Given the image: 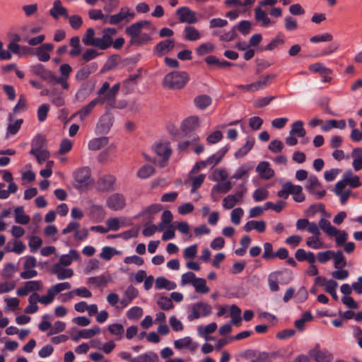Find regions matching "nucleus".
Segmentation results:
<instances>
[{"label": "nucleus", "mask_w": 362, "mask_h": 362, "mask_svg": "<svg viewBox=\"0 0 362 362\" xmlns=\"http://www.w3.org/2000/svg\"><path fill=\"white\" fill-rule=\"evenodd\" d=\"M189 80L186 71H172L166 74L163 80V86L171 90L183 88Z\"/></svg>", "instance_id": "nucleus-1"}, {"label": "nucleus", "mask_w": 362, "mask_h": 362, "mask_svg": "<svg viewBox=\"0 0 362 362\" xmlns=\"http://www.w3.org/2000/svg\"><path fill=\"white\" fill-rule=\"evenodd\" d=\"M125 33L130 37L129 45L134 46H141L148 44L151 40L149 34L142 33V29L137 22L127 26L125 28Z\"/></svg>", "instance_id": "nucleus-2"}, {"label": "nucleus", "mask_w": 362, "mask_h": 362, "mask_svg": "<svg viewBox=\"0 0 362 362\" xmlns=\"http://www.w3.org/2000/svg\"><path fill=\"white\" fill-rule=\"evenodd\" d=\"M75 188L80 190H85L91 184L90 170L88 167H83L76 170L74 173Z\"/></svg>", "instance_id": "nucleus-3"}, {"label": "nucleus", "mask_w": 362, "mask_h": 362, "mask_svg": "<svg viewBox=\"0 0 362 362\" xmlns=\"http://www.w3.org/2000/svg\"><path fill=\"white\" fill-rule=\"evenodd\" d=\"M212 312V307L204 302H198L192 305L191 313L188 315L189 321L209 315Z\"/></svg>", "instance_id": "nucleus-4"}, {"label": "nucleus", "mask_w": 362, "mask_h": 362, "mask_svg": "<svg viewBox=\"0 0 362 362\" xmlns=\"http://www.w3.org/2000/svg\"><path fill=\"white\" fill-rule=\"evenodd\" d=\"M59 72L60 76H57L54 74V83L59 84L63 89L68 90L69 88L68 79L72 72V68L68 64H63L59 66Z\"/></svg>", "instance_id": "nucleus-5"}, {"label": "nucleus", "mask_w": 362, "mask_h": 362, "mask_svg": "<svg viewBox=\"0 0 362 362\" xmlns=\"http://www.w3.org/2000/svg\"><path fill=\"white\" fill-rule=\"evenodd\" d=\"M135 17L134 12H130L128 7H122L119 13L110 16L109 24L117 25L122 21L129 22Z\"/></svg>", "instance_id": "nucleus-6"}, {"label": "nucleus", "mask_w": 362, "mask_h": 362, "mask_svg": "<svg viewBox=\"0 0 362 362\" xmlns=\"http://www.w3.org/2000/svg\"><path fill=\"white\" fill-rule=\"evenodd\" d=\"M30 71L42 80L54 83V74L51 70L47 69L44 65L41 64L33 65L30 67Z\"/></svg>", "instance_id": "nucleus-7"}, {"label": "nucleus", "mask_w": 362, "mask_h": 362, "mask_svg": "<svg viewBox=\"0 0 362 362\" xmlns=\"http://www.w3.org/2000/svg\"><path fill=\"white\" fill-rule=\"evenodd\" d=\"M176 14L178 16L179 21L181 23L192 24L198 21L196 13L187 6H182L177 8Z\"/></svg>", "instance_id": "nucleus-8"}, {"label": "nucleus", "mask_w": 362, "mask_h": 362, "mask_svg": "<svg viewBox=\"0 0 362 362\" xmlns=\"http://www.w3.org/2000/svg\"><path fill=\"white\" fill-rule=\"evenodd\" d=\"M112 126V118L110 117L109 111H106V113L99 119L95 132L98 134H106L110 132Z\"/></svg>", "instance_id": "nucleus-9"}, {"label": "nucleus", "mask_w": 362, "mask_h": 362, "mask_svg": "<svg viewBox=\"0 0 362 362\" xmlns=\"http://www.w3.org/2000/svg\"><path fill=\"white\" fill-rule=\"evenodd\" d=\"M116 178L112 175L100 177L95 184L96 189L100 192H107L113 189Z\"/></svg>", "instance_id": "nucleus-10"}, {"label": "nucleus", "mask_w": 362, "mask_h": 362, "mask_svg": "<svg viewBox=\"0 0 362 362\" xmlns=\"http://www.w3.org/2000/svg\"><path fill=\"white\" fill-rule=\"evenodd\" d=\"M126 199L123 194L115 193L107 199V206L112 210L118 211L124 208Z\"/></svg>", "instance_id": "nucleus-11"}, {"label": "nucleus", "mask_w": 362, "mask_h": 362, "mask_svg": "<svg viewBox=\"0 0 362 362\" xmlns=\"http://www.w3.org/2000/svg\"><path fill=\"white\" fill-rule=\"evenodd\" d=\"M175 47V40L172 39H166L159 42L154 47L153 52L158 57H162L171 50Z\"/></svg>", "instance_id": "nucleus-12"}, {"label": "nucleus", "mask_w": 362, "mask_h": 362, "mask_svg": "<svg viewBox=\"0 0 362 362\" xmlns=\"http://www.w3.org/2000/svg\"><path fill=\"white\" fill-rule=\"evenodd\" d=\"M116 95L113 94V93L109 90L105 92L104 95L98 96L95 98L96 100H98V103L100 105H103L106 103V111H110L112 108H118L119 106L116 105Z\"/></svg>", "instance_id": "nucleus-13"}, {"label": "nucleus", "mask_w": 362, "mask_h": 362, "mask_svg": "<svg viewBox=\"0 0 362 362\" xmlns=\"http://www.w3.org/2000/svg\"><path fill=\"white\" fill-rule=\"evenodd\" d=\"M338 182H342L344 187L349 185L351 188H357L362 185L359 177L354 175L351 170H346L342 176V180H339Z\"/></svg>", "instance_id": "nucleus-14"}, {"label": "nucleus", "mask_w": 362, "mask_h": 362, "mask_svg": "<svg viewBox=\"0 0 362 362\" xmlns=\"http://www.w3.org/2000/svg\"><path fill=\"white\" fill-rule=\"evenodd\" d=\"M309 356L316 362H329L332 358L327 351H322L319 344L309 351Z\"/></svg>", "instance_id": "nucleus-15"}, {"label": "nucleus", "mask_w": 362, "mask_h": 362, "mask_svg": "<svg viewBox=\"0 0 362 362\" xmlns=\"http://www.w3.org/2000/svg\"><path fill=\"white\" fill-rule=\"evenodd\" d=\"M293 351L288 347H282L276 350L268 351V358L271 361L286 360L291 357Z\"/></svg>", "instance_id": "nucleus-16"}, {"label": "nucleus", "mask_w": 362, "mask_h": 362, "mask_svg": "<svg viewBox=\"0 0 362 362\" xmlns=\"http://www.w3.org/2000/svg\"><path fill=\"white\" fill-rule=\"evenodd\" d=\"M51 272L57 276L58 280L69 279L74 275L72 269L64 268L60 266V264H54L51 269Z\"/></svg>", "instance_id": "nucleus-17"}, {"label": "nucleus", "mask_w": 362, "mask_h": 362, "mask_svg": "<svg viewBox=\"0 0 362 362\" xmlns=\"http://www.w3.org/2000/svg\"><path fill=\"white\" fill-rule=\"evenodd\" d=\"M98 64L95 62H92L77 71L76 74V79L78 81H83L88 78V76L94 73L98 69Z\"/></svg>", "instance_id": "nucleus-18"}, {"label": "nucleus", "mask_w": 362, "mask_h": 362, "mask_svg": "<svg viewBox=\"0 0 362 362\" xmlns=\"http://www.w3.org/2000/svg\"><path fill=\"white\" fill-rule=\"evenodd\" d=\"M54 49V45L51 43H45L41 45L36 49L35 54L37 59L40 62H47L50 59L49 52H51Z\"/></svg>", "instance_id": "nucleus-19"}, {"label": "nucleus", "mask_w": 362, "mask_h": 362, "mask_svg": "<svg viewBox=\"0 0 362 362\" xmlns=\"http://www.w3.org/2000/svg\"><path fill=\"white\" fill-rule=\"evenodd\" d=\"M174 346L176 349H188L191 351H194L197 349L198 344L193 342L191 337H185L175 340L174 341Z\"/></svg>", "instance_id": "nucleus-20"}, {"label": "nucleus", "mask_w": 362, "mask_h": 362, "mask_svg": "<svg viewBox=\"0 0 362 362\" xmlns=\"http://www.w3.org/2000/svg\"><path fill=\"white\" fill-rule=\"evenodd\" d=\"M276 76V74H269L261 78L259 81L252 83V92L266 88Z\"/></svg>", "instance_id": "nucleus-21"}, {"label": "nucleus", "mask_w": 362, "mask_h": 362, "mask_svg": "<svg viewBox=\"0 0 362 362\" xmlns=\"http://www.w3.org/2000/svg\"><path fill=\"white\" fill-rule=\"evenodd\" d=\"M49 14L54 18L58 19L60 16L65 18H69L67 9L62 6L60 0H55L53 3L52 8L49 10Z\"/></svg>", "instance_id": "nucleus-22"}, {"label": "nucleus", "mask_w": 362, "mask_h": 362, "mask_svg": "<svg viewBox=\"0 0 362 362\" xmlns=\"http://www.w3.org/2000/svg\"><path fill=\"white\" fill-rule=\"evenodd\" d=\"M154 151L164 161L168 160L172 154V150L168 143L157 144L154 147Z\"/></svg>", "instance_id": "nucleus-23"}, {"label": "nucleus", "mask_w": 362, "mask_h": 362, "mask_svg": "<svg viewBox=\"0 0 362 362\" xmlns=\"http://www.w3.org/2000/svg\"><path fill=\"white\" fill-rule=\"evenodd\" d=\"M256 171L262 178L267 180L274 175V171L269 168V163L267 161L260 162L256 168Z\"/></svg>", "instance_id": "nucleus-24"}, {"label": "nucleus", "mask_w": 362, "mask_h": 362, "mask_svg": "<svg viewBox=\"0 0 362 362\" xmlns=\"http://www.w3.org/2000/svg\"><path fill=\"white\" fill-rule=\"evenodd\" d=\"M343 185L344 184H342V182H337L334 189V192L339 197L341 204H345L351 195V190H344L345 187Z\"/></svg>", "instance_id": "nucleus-25"}, {"label": "nucleus", "mask_w": 362, "mask_h": 362, "mask_svg": "<svg viewBox=\"0 0 362 362\" xmlns=\"http://www.w3.org/2000/svg\"><path fill=\"white\" fill-rule=\"evenodd\" d=\"M318 226L328 236H336L339 233V230L332 226L330 222L326 218H321L318 222Z\"/></svg>", "instance_id": "nucleus-26"}, {"label": "nucleus", "mask_w": 362, "mask_h": 362, "mask_svg": "<svg viewBox=\"0 0 362 362\" xmlns=\"http://www.w3.org/2000/svg\"><path fill=\"white\" fill-rule=\"evenodd\" d=\"M93 86L86 82L83 83L76 93V98L78 101H83L92 92Z\"/></svg>", "instance_id": "nucleus-27"}, {"label": "nucleus", "mask_w": 362, "mask_h": 362, "mask_svg": "<svg viewBox=\"0 0 362 362\" xmlns=\"http://www.w3.org/2000/svg\"><path fill=\"white\" fill-rule=\"evenodd\" d=\"M65 94L57 88H52V93L50 95L49 100L57 106L62 107L65 104Z\"/></svg>", "instance_id": "nucleus-28"}, {"label": "nucleus", "mask_w": 362, "mask_h": 362, "mask_svg": "<svg viewBox=\"0 0 362 362\" xmlns=\"http://www.w3.org/2000/svg\"><path fill=\"white\" fill-rule=\"evenodd\" d=\"M79 258L78 252L75 250H70L69 253L63 255L60 257L59 261L57 264H60V266L67 267L69 266L73 260H77Z\"/></svg>", "instance_id": "nucleus-29"}, {"label": "nucleus", "mask_w": 362, "mask_h": 362, "mask_svg": "<svg viewBox=\"0 0 362 362\" xmlns=\"http://www.w3.org/2000/svg\"><path fill=\"white\" fill-rule=\"evenodd\" d=\"M346 127V122L344 119H329L325 122L321 129L323 132H329L333 128L344 129Z\"/></svg>", "instance_id": "nucleus-30"}, {"label": "nucleus", "mask_w": 362, "mask_h": 362, "mask_svg": "<svg viewBox=\"0 0 362 362\" xmlns=\"http://www.w3.org/2000/svg\"><path fill=\"white\" fill-rule=\"evenodd\" d=\"M109 139L105 136L91 139L88 142V148L90 151H98L108 144Z\"/></svg>", "instance_id": "nucleus-31"}, {"label": "nucleus", "mask_w": 362, "mask_h": 362, "mask_svg": "<svg viewBox=\"0 0 362 362\" xmlns=\"http://www.w3.org/2000/svg\"><path fill=\"white\" fill-rule=\"evenodd\" d=\"M255 229L259 233H263L266 229V223L264 221H249L244 226V230L250 232Z\"/></svg>", "instance_id": "nucleus-32"}, {"label": "nucleus", "mask_w": 362, "mask_h": 362, "mask_svg": "<svg viewBox=\"0 0 362 362\" xmlns=\"http://www.w3.org/2000/svg\"><path fill=\"white\" fill-rule=\"evenodd\" d=\"M353 158L352 165L356 171H359L362 169V148H355L352 153Z\"/></svg>", "instance_id": "nucleus-33"}, {"label": "nucleus", "mask_w": 362, "mask_h": 362, "mask_svg": "<svg viewBox=\"0 0 362 362\" xmlns=\"http://www.w3.org/2000/svg\"><path fill=\"white\" fill-rule=\"evenodd\" d=\"M69 45L72 47L69 53L71 57H78L81 54L82 46L80 44L79 37H78V36L72 37L70 39Z\"/></svg>", "instance_id": "nucleus-34"}, {"label": "nucleus", "mask_w": 362, "mask_h": 362, "mask_svg": "<svg viewBox=\"0 0 362 362\" xmlns=\"http://www.w3.org/2000/svg\"><path fill=\"white\" fill-rule=\"evenodd\" d=\"M255 144V139L252 137H247L246 139L245 144L240 148L235 153V157L236 158H242L247 155L250 151L252 148Z\"/></svg>", "instance_id": "nucleus-35"}, {"label": "nucleus", "mask_w": 362, "mask_h": 362, "mask_svg": "<svg viewBox=\"0 0 362 362\" xmlns=\"http://www.w3.org/2000/svg\"><path fill=\"white\" fill-rule=\"evenodd\" d=\"M254 11L255 20L258 22H261L262 26L267 27L272 23L267 13L264 11H263L260 7H256Z\"/></svg>", "instance_id": "nucleus-36"}, {"label": "nucleus", "mask_w": 362, "mask_h": 362, "mask_svg": "<svg viewBox=\"0 0 362 362\" xmlns=\"http://www.w3.org/2000/svg\"><path fill=\"white\" fill-rule=\"evenodd\" d=\"M15 221L17 223L25 225L28 224L30 221V216L25 214L24 209L23 206H17L14 209Z\"/></svg>", "instance_id": "nucleus-37"}, {"label": "nucleus", "mask_w": 362, "mask_h": 362, "mask_svg": "<svg viewBox=\"0 0 362 362\" xmlns=\"http://www.w3.org/2000/svg\"><path fill=\"white\" fill-rule=\"evenodd\" d=\"M199 125V118L197 117H189L185 119L182 123V129L187 133L195 129Z\"/></svg>", "instance_id": "nucleus-38"}, {"label": "nucleus", "mask_w": 362, "mask_h": 362, "mask_svg": "<svg viewBox=\"0 0 362 362\" xmlns=\"http://www.w3.org/2000/svg\"><path fill=\"white\" fill-rule=\"evenodd\" d=\"M217 329V325L216 322H211L205 327L199 326L198 327L199 334L204 337L206 340L214 339L211 337H208V335L214 333Z\"/></svg>", "instance_id": "nucleus-39"}, {"label": "nucleus", "mask_w": 362, "mask_h": 362, "mask_svg": "<svg viewBox=\"0 0 362 362\" xmlns=\"http://www.w3.org/2000/svg\"><path fill=\"white\" fill-rule=\"evenodd\" d=\"M289 134L300 138L304 137L306 134V131L303 128V122L301 120L294 122L291 125V129L290 130Z\"/></svg>", "instance_id": "nucleus-40"}, {"label": "nucleus", "mask_w": 362, "mask_h": 362, "mask_svg": "<svg viewBox=\"0 0 362 362\" xmlns=\"http://www.w3.org/2000/svg\"><path fill=\"white\" fill-rule=\"evenodd\" d=\"M112 37L106 33H103L102 37L96 38L95 47L105 50L110 47L112 44Z\"/></svg>", "instance_id": "nucleus-41"}, {"label": "nucleus", "mask_w": 362, "mask_h": 362, "mask_svg": "<svg viewBox=\"0 0 362 362\" xmlns=\"http://www.w3.org/2000/svg\"><path fill=\"white\" fill-rule=\"evenodd\" d=\"M97 105H100L98 103V100H96V98H94L88 105L83 107L80 110H78L76 114L79 116L80 119L82 120L92 112L93 108Z\"/></svg>", "instance_id": "nucleus-42"}, {"label": "nucleus", "mask_w": 362, "mask_h": 362, "mask_svg": "<svg viewBox=\"0 0 362 362\" xmlns=\"http://www.w3.org/2000/svg\"><path fill=\"white\" fill-rule=\"evenodd\" d=\"M158 359V357L156 354L149 352L132 358L130 362H157Z\"/></svg>", "instance_id": "nucleus-43"}, {"label": "nucleus", "mask_w": 362, "mask_h": 362, "mask_svg": "<svg viewBox=\"0 0 362 362\" xmlns=\"http://www.w3.org/2000/svg\"><path fill=\"white\" fill-rule=\"evenodd\" d=\"M185 39L188 41H196L201 37L199 31L193 26H187L184 30Z\"/></svg>", "instance_id": "nucleus-44"}, {"label": "nucleus", "mask_w": 362, "mask_h": 362, "mask_svg": "<svg viewBox=\"0 0 362 362\" xmlns=\"http://www.w3.org/2000/svg\"><path fill=\"white\" fill-rule=\"evenodd\" d=\"M291 194L296 202H303L305 197L303 193V187L300 185H295L291 182Z\"/></svg>", "instance_id": "nucleus-45"}, {"label": "nucleus", "mask_w": 362, "mask_h": 362, "mask_svg": "<svg viewBox=\"0 0 362 362\" xmlns=\"http://www.w3.org/2000/svg\"><path fill=\"white\" fill-rule=\"evenodd\" d=\"M211 102V98L207 95H200L194 98L195 105L201 110L208 107Z\"/></svg>", "instance_id": "nucleus-46"}, {"label": "nucleus", "mask_w": 362, "mask_h": 362, "mask_svg": "<svg viewBox=\"0 0 362 362\" xmlns=\"http://www.w3.org/2000/svg\"><path fill=\"white\" fill-rule=\"evenodd\" d=\"M227 151H228V148L226 147H223V148H221L216 153L209 156L207 158V162L209 163V165H212V166L217 165L221 160V159L225 156V154L227 153Z\"/></svg>", "instance_id": "nucleus-47"}, {"label": "nucleus", "mask_w": 362, "mask_h": 362, "mask_svg": "<svg viewBox=\"0 0 362 362\" xmlns=\"http://www.w3.org/2000/svg\"><path fill=\"white\" fill-rule=\"evenodd\" d=\"M95 34V32L93 28H90L87 29L85 35L82 38V41L84 43V45L87 46L95 47L97 37H94Z\"/></svg>", "instance_id": "nucleus-48"}, {"label": "nucleus", "mask_w": 362, "mask_h": 362, "mask_svg": "<svg viewBox=\"0 0 362 362\" xmlns=\"http://www.w3.org/2000/svg\"><path fill=\"white\" fill-rule=\"evenodd\" d=\"M313 317L310 311L305 312L301 318L296 320L294 322L295 327L299 331H303L305 328V323L313 320Z\"/></svg>", "instance_id": "nucleus-49"}, {"label": "nucleus", "mask_w": 362, "mask_h": 362, "mask_svg": "<svg viewBox=\"0 0 362 362\" xmlns=\"http://www.w3.org/2000/svg\"><path fill=\"white\" fill-rule=\"evenodd\" d=\"M309 70L314 73H320V75H330L332 71L325 67L322 64L316 62L309 66Z\"/></svg>", "instance_id": "nucleus-50"}, {"label": "nucleus", "mask_w": 362, "mask_h": 362, "mask_svg": "<svg viewBox=\"0 0 362 362\" xmlns=\"http://www.w3.org/2000/svg\"><path fill=\"white\" fill-rule=\"evenodd\" d=\"M141 71L138 70L136 74L130 75L129 77L123 82L124 88L128 90H132L134 86L136 84L137 80L141 78Z\"/></svg>", "instance_id": "nucleus-51"}, {"label": "nucleus", "mask_w": 362, "mask_h": 362, "mask_svg": "<svg viewBox=\"0 0 362 362\" xmlns=\"http://www.w3.org/2000/svg\"><path fill=\"white\" fill-rule=\"evenodd\" d=\"M45 145V139L41 135H37L32 141L31 143V150L30 151V153H35V151L43 150Z\"/></svg>", "instance_id": "nucleus-52"}, {"label": "nucleus", "mask_w": 362, "mask_h": 362, "mask_svg": "<svg viewBox=\"0 0 362 362\" xmlns=\"http://www.w3.org/2000/svg\"><path fill=\"white\" fill-rule=\"evenodd\" d=\"M332 257L336 269H342L346 265V260L341 250H338L336 252H334Z\"/></svg>", "instance_id": "nucleus-53"}, {"label": "nucleus", "mask_w": 362, "mask_h": 362, "mask_svg": "<svg viewBox=\"0 0 362 362\" xmlns=\"http://www.w3.org/2000/svg\"><path fill=\"white\" fill-rule=\"evenodd\" d=\"M155 168L151 165H143L137 172V176L141 179H146L153 175Z\"/></svg>", "instance_id": "nucleus-54"}, {"label": "nucleus", "mask_w": 362, "mask_h": 362, "mask_svg": "<svg viewBox=\"0 0 362 362\" xmlns=\"http://www.w3.org/2000/svg\"><path fill=\"white\" fill-rule=\"evenodd\" d=\"M281 273L279 272H274L269 274L268 276V284L270 290L273 292L279 289L278 284V276Z\"/></svg>", "instance_id": "nucleus-55"}, {"label": "nucleus", "mask_w": 362, "mask_h": 362, "mask_svg": "<svg viewBox=\"0 0 362 362\" xmlns=\"http://www.w3.org/2000/svg\"><path fill=\"white\" fill-rule=\"evenodd\" d=\"M196 292L199 293H206L209 291V288L206 286V281L204 279L198 278L192 285Z\"/></svg>", "instance_id": "nucleus-56"}, {"label": "nucleus", "mask_w": 362, "mask_h": 362, "mask_svg": "<svg viewBox=\"0 0 362 362\" xmlns=\"http://www.w3.org/2000/svg\"><path fill=\"white\" fill-rule=\"evenodd\" d=\"M337 286L338 284L335 280L329 279L325 287V291L330 294L332 298L335 300H338V296L336 292Z\"/></svg>", "instance_id": "nucleus-57"}, {"label": "nucleus", "mask_w": 362, "mask_h": 362, "mask_svg": "<svg viewBox=\"0 0 362 362\" xmlns=\"http://www.w3.org/2000/svg\"><path fill=\"white\" fill-rule=\"evenodd\" d=\"M285 42L284 35L279 33L265 47L266 50H273L279 45H283Z\"/></svg>", "instance_id": "nucleus-58"}, {"label": "nucleus", "mask_w": 362, "mask_h": 362, "mask_svg": "<svg viewBox=\"0 0 362 362\" xmlns=\"http://www.w3.org/2000/svg\"><path fill=\"white\" fill-rule=\"evenodd\" d=\"M236 29L243 35H248L252 29V23L247 20L242 21L235 26Z\"/></svg>", "instance_id": "nucleus-59"}, {"label": "nucleus", "mask_w": 362, "mask_h": 362, "mask_svg": "<svg viewBox=\"0 0 362 362\" xmlns=\"http://www.w3.org/2000/svg\"><path fill=\"white\" fill-rule=\"evenodd\" d=\"M139 234V229L138 228H132L128 230H126L124 232H122L119 234H117V235H111V237L112 238H121L124 240H128V239H130L132 238H135V237H137Z\"/></svg>", "instance_id": "nucleus-60"}, {"label": "nucleus", "mask_w": 362, "mask_h": 362, "mask_svg": "<svg viewBox=\"0 0 362 362\" xmlns=\"http://www.w3.org/2000/svg\"><path fill=\"white\" fill-rule=\"evenodd\" d=\"M269 197V192L263 187H259L255 190L252 197L255 202H262Z\"/></svg>", "instance_id": "nucleus-61"}, {"label": "nucleus", "mask_w": 362, "mask_h": 362, "mask_svg": "<svg viewBox=\"0 0 362 362\" xmlns=\"http://www.w3.org/2000/svg\"><path fill=\"white\" fill-rule=\"evenodd\" d=\"M321 187L320 182L317 177L315 175H311L308 177L305 189L308 192H314V189Z\"/></svg>", "instance_id": "nucleus-62"}, {"label": "nucleus", "mask_w": 362, "mask_h": 362, "mask_svg": "<svg viewBox=\"0 0 362 362\" xmlns=\"http://www.w3.org/2000/svg\"><path fill=\"white\" fill-rule=\"evenodd\" d=\"M231 188H232V185H231V182L229 181L218 183L212 187L214 191H216V192L224 193V194L228 192L231 189Z\"/></svg>", "instance_id": "nucleus-63"}, {"label": "nucleus", "mask_w": 362, "mask_h": 362, "mask_svg": "<svg viewBox=\"0 0 362 362\" xmlns=\"http://www.w3.org/2000/svg\"><path fill=\"white\" fill-rule=\"evenodd\" d=\"M117 254V251L116 250V249H115L114 247L106 246L103 248L100 257L105 260H110L112 257Z\"/></svg>", "instance_id": "nucleus-64"}]
</instances>
